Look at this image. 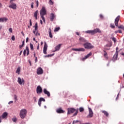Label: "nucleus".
Segmentation results:
<instances>
[{
    "mask_svg": "<svg viewBox=\"0 0 124 124\" xmlns=\"http://www.w3.org/2000/svg\"><path fill=\"white\" fill-rule=\"evenodd\" d=\"M97 32L99 33H101V31H100V29L96 28L93 30H88L85 31V33H89V34H92V35L95 34V33H97Z\"/></svg>",
    "mask_w": 124,
    "mask_h": 124,
    "instance_id": "obj_1",
    "label": "nucleus"
},
{
    "mask_svg": "<svg viewBox=\"0 0 124 124\" xmlns=\"http://www.w3.org/2000/svg\"><path fill=\"white\" fill-rule=\"evenodd\" d=\"M40 14L43 22L45 23V18L44 17V16L47 14V12H46V9H45V7H43L42 8Z\"/></svg>",
    "mask_w": 124,
    "mask_h": 124,
    "instance_id": "obj_2",
    "label": "nucleus"
},
{
    "mask_svg": "<svg viewBox=\"0 0 124 124\" xmlns=\"http://www.w3.org/2000/svg\"><path fill=\"white\" fill-rule=\"evenodd\" d=\"M119 21H120V16H118L115 20V25L118 29H122L124 31V25L118 26Z\"/></svg>",
    "mask_w": 124,
    "mask_h": 124,
    "instance_id": "obj_3",
    "label": "nucleus"
},
{
    "mask_svg": "<svg viewBox=\"0 0 124 124\" xmlns=\"http://www.w3.org/2000/svg\"><path fill=\"white\" fill-rule=\"evenodd\" d=\"M27 115V109H22L20 110L19 116L21 119H25Z\"/></svg>",
    "mask_w": 124,
    "mask_h": 124,
    "instance_id": "obj_4",
    "label": "nucleus"
},
{
    "mask_svg": "<svg viewBox=\"0 0 124 124\" xmlns=\"http://www.w3.org/2000/svg\"><path fill=\"white\" fill-rule=\"evenodd\" d=\"M84 48L85 49H93V46L92 45V44L89 43H86L83 44Z\"/></svg>",
    "mask_w": 124,
    "mask_h": 124,
    "instance_id": "obj_5",
    "label": "nucleus"
},
{
    "mask_svg": "<svg viewBox=\"0 0 124 124\" xmlns=\"http://www.w3.org/2000/svg\"><path fill=\"white\" fill-rule=\"evenodd\" d=\"M89 113L88 115L87 116V118H93V110L90 108H88Z\"/></svg>",
    "mask_w": 124,
    "mask_h": 124,
    "instance_id": "obj_6",
    "label": "nucleus"
},
{
    "mask_svg": "<svg viewBox=\"0 0 124 124\" xmlns=\"http://www.w3.org/2000/svg\"><path fill=\"white\" fill-rule=\"evenodd\" d=\"M42 88L40 86H38L36 88V93L38 94H40V93H42Z\"/></svg>",
    "mask_w": 124,
    "mask_h": 124,
    "instance_id": "obj_7",
    "label": "nucleus"
},
{
    "mask_svg": "<svg viewBox=\"0 0 124 124\" xmlns=\"http://www.w3.org/2000/svg\"><path fill=\"white\" fill-rule=\"evenodd\" d=\"M76 111V109L74 108H68V115H69V114H72V113H74Z\"/></svg>",
    "mask_w": 124,
    "mask_h": 124,
    "instance_id": "obj_8",
    "label": "nucleus"
},
{
    "mask_svg": "<svg viewBox=\"0 0 124 124\" xmlns=\"http://www.w3.org/2000/svg\"><path fill=\"white\" fill-rule=\"evenodd\" d=\"M10 8L12 9H16L17 8V5L15 3H11V4L9 6Z\"/></svg>",
    "mask_w": 124,
    "mask_h": 124,
    "instance_id": "obj_9",
    "label": "nucleus"
},
{
    "mask_svg": "<svg viewBox=\"0 0 124 124\" xmlns=\"http://www.w3.org/2000/svg\"><path fill=\"white\" fill-rule=\"evenodd\" d=\"M17 82L19 85H24L25 84V80L23 78H18Z\"/></svg>",
    "mask_w": 124,
    "mask_h": 124,
    "instance_id": "obj_10",
    "label": "nucleus"
},
{
    "mask_svg": "<svg viewBox=\"0 0 124 124\" xmlns=\"http://www.w3.org/2000/svg\"><path fill=\"white\" fill-rule=\"evenodd\" d=\"M48 46H47V44L46 43V42H45V45L44 46V49H43V53L44 54H47V48Z\"/></svg>",
    "mask_w": 124,
    "mask_h": 124,
    "instance_id": "obj_11",
    "label": "nucleus"
},
{
    "mask_svg": "<svg viewBox=\"0 0 124 124\" xmlns=\"http://www.w3.org/2000/svg\"><path fill=\"white\" fill-rule=\"evenodd\" d=\"M56 112L57 113H58V114H63L65 112V111L62 110V108H59L57 109Z\"/></svg>",
    "mask_w": 124,
    "mask_h": 124,
    "instance_id": "obj_12",
    "label": "nucleus"
},
{
    "mask_svg": "<svg viewBox=\"0 0 124 124\" xmlns=\"http://www.w3.org/2000/svg\"><path fill=\"white\" fill-rule=\"evenodd\" d=\"M43 92L45 94H46L48 97H50V96H51V94H50V92L49 91H47V90L45 88L43 90Z\"/></svg>",
    "mask_w": 124,
    "mask_h": 124,
    "instance_id": "obj_13",
    "label": "nucleus"
},
{
    "mask_svg": "<svg viewBox=\"0 0 124 124\" xmlns=\"http://www.w3.org/2000/svg\"><path fill=\"white\" fill-rule=\"evenodd\" d=\"M73 51H77V52H84L85 49L84 48H72Z\"/></svg>",
    "mask_w": 124,
    "mask_h": 124,
    "instance_id": "obj_14",
    "label": "nucleus"
},
{
    "mask_svg": "<svg viewBox=\"0 0 124 124\" xmlns=\"http://www.w3.org/2000/svg\"><path fill=\"white\" fill-rule=\"evenodd\" d=\"M43 73V70L42 67H39L37 69V74L38 75L42 74Z\"/></svg>",
    "mask_w": 124,
    "mask_h": 124,
    "instance_id": "obj_15",
    "label": "nucleus"
},
{
    "mask_svg": "<svg viewBox=\"0 0 124 124\" xmlns=\"http://www.w3.org/2000/svg\"><path fill=\"white\" fill-rule=\"evenodd\" d=\"M42 101H43L44 102H45V99H44V98L41 97L39 99L38 104V105L40 107H41V102Z\"/></svg>",
    "mask_w": 124,
    "mask_h": 124,
    "instance_id": "obj_16",
    "label": "nucleus"
},
{
    "mask_svg": "<svg viewBox=\"0 0 124 124\" xmlns=\"http://www.w3.org/2000/svg\"><path fill=\"white\" fill-rule=\"evenodd\" d=\"M119 55V54L115 53L114 55L113 58H112V60L113 61H116V60H118V56Z\"/></svg>",
    "mask_w": 124,
    "mask_h": 124,
    "instance_id": "obj_17",
    "label": "nucleus"
},
{
    "mask_svg": "<svg viewBox=\"0 0 124 124\" xmlns=\"http://www.w3.org/2000/svg\"><path fill=\"white\" fill-rule=\"evenodd\" d=\"M92 52H90L88 54H87L86 56H85V57L84 58H82L83 62H84V61H85V60H86V59L90 58V57H91V56H92Z\"/></svg>",
    "mask_w": 124,
    "mask_h": 124,
    "instance_id": "obj_18",
    "label": "nucleus"
},
{
    "mask_svg": "<svg viewBox=\"0 0 124 124\" xmlns=\"http://www.w3.org/2000/svg\"><path fill=\"white\" fill-rule=\"evenodd\" d=\"M8 20L6 17L0 18V22L4 23V22H7Z\"/></svg>",
    "mask_w": 124,
    "mask_h": 124,
    "instance_id": "obj_19",
    "label": "nucleus"
},
{
    "mask_svg": "<svg viewBox=\"0 0 124 124\" xmlns=\"http://www.w3.org/2000/svg\"><path fill=\"white\" fill-rule=\"evenodd\" d=\"M54 19H55V15L52 13L50 14V20L51 21V22H53V21H54Z\"/></svg>",
    "mask_w": 124,
    "mask_h": 124,
    "instance_id": "obj_20",
    "label": "nucleus"
},
{
    "mask_svg": "<svg viewBox=\"0 0 124 124\" xmlns=\"http://www.w3.org/2000/svg\"><path fill=\"white\" fill-rule=\"evenodd\" d=\"M61 46H62V44H59L58 46H55V51H54V52H56V51H59V50H60V49H61Z\"/></svg>",
    "mask_w": 124,
    "mask_h": 124,
    "instance_id": "obj_21",
    "label": "nucleus"
},
{
    "mask_svg": "<svg viewBox=\"0 0 124 124\" xmlns=\"http://www.w3.org/2000/svg\"><path fill=\"white\" fill-rule=\"evenodd\" d=\"M8 115V113L6 112H4L2 115V118L3 119H6L7 118V115Z\"/></svg>",
    "mask_w": 124,
    "mask_h": 124,
    "instance_id": "obj_22",
    "label": "nucleus"
},
{
    "mask_svg": "<svg viewBox=\"0 0 124 124\" xmlns=\"http://www.w3.org/2000/svg\"><path fill=\"white\" fill-rule=\"evenodd\" d=\"M48 31H49L48 34L49 35V37L50 38H53V35L52 34V31H51V28H49Z\"/></svg>",
    "mask_w": 124,
    "mask_h": 124,
    "instance_id": "obj_23",
    "label": "nucleus"
},
{
    "mask_svg": "<svg viewBox=\"0 0 124 124\" xmlns=\"http://www.w3.org/2000/svg\"><path fill=\"white\" fill-rule=\"evenodd\" d=\"M38 14V11H36L34 13V17H35V19L37 20V15Z\"/></svg>",
    "mask_w": 124,
    "mask_h": 124,
    "instance_id": "obj_24",
    "label": "nucleus"
},
{
    "mask_svg": "<svg viewBox=\"0 0 124 124\" xmlns=\"http://www.w3.org/2000/svg\"><path fill=\"white\" fill-rule=\"evenodd\" d=\"M26 50L27 51V56H29L30 54V49H29V47L28 46H26Z\"/></svg>",
    "mask_w": 124,
    "mask_h": 124,
    "instance_id": "obj_25",
    "label": "nucleus"
},
{
    "mask_svg": "<svg viewBox=\"0 0 124 124\" xmlns=\"http://www.w3.org/2000/svg\"><path fill=\"white\" fill-rule=\"evenodd\" d=\"M110 39H111V40L114 42V43H116V42H117V39L114 36H112Z\"/></svg>",
    "mask_w": 124,
    "mask_h": 124,
    "instance_id": "obj_26",
    "label": "nucleus"
},
{
    "mask_svg": "<svg viewBox=\"0 0 124 124\" xmlns=\"http://www.w3.org/2000/svg\"><path fill=\"white\" fill-rule=\"evenodd\" d=\"M20 71H21V67H18L16 69V72L17 74H20Z\"/></svg>",
    "mask_w": 124,
    "mask_h": 124,
    "instance_id": "obj_27",
    "label": "nucleus"
},
{
    "mask_svg": "<svg viewBox=\"0 0 124 124\" xmlns=\"http://www.w3.org/2000/svg\"><path fill=\"white\" fill-rule=\"evenodd\" d=\"M104 52H105V53L104 54L105 58H106V59L107 60H108V57H107V52H106V51H105V50H104Z\"/></svg>",
    "mask_w": 124,
    "mask_h": 124,
    "instance_id": "obj_28",
    "label": "nucleus"
},
{
    "mask_svg": "<svg viewBox=\"0 0 124 124\" xmlns=\"http://www.w3.org/2000/svg\"><path fill=\"white\" fill-rule=\"evenodd\" d=\"M12 120L14 123H16V122H17V118H16V117L15 116L12 119Z\"/></svg>",
    "mask_w": 124,
    "mask_h": 124,
    "instance_id": "obj_29",
    "label": "nucleus"
},
{
    "mask_svg": "<svg viewBox=\"0 0 124 124\" xmlns=\"http://www.w3.org/2000/svg\"><path fill=\"white\" fill-rule=\"evenodd\" d=\"M34 28H35V31H37V29L38 28L37 23H35V25L34 26Z\"/></svg>",
    "mask_w": 124,
    "mask_h": 124,
    "instance_id": "obj_30",
    "label": "nucleus"
},
{
    "mask_svg": "<svg viewBox=\"0 0 124 124\" xmlns=\"http://www.w3.org/2000/svg\"><path fill=\"white\" fill-rule=\"evenodd\" d=\"M79 40L80 41H82V42H86V40H85L84 38H80Z\"/></svg>",
    "mask_w": 124,
    "mask_h": 124,
    "instance_id": "obj_31",
    "label": "nucleus"
},
{
    "mask_svg": "<svg viewBox=\"0 0 124 124\" xmlns=\"http://www.w3.org/2000/svg\"><path fill=\"white\" fill-rule=\"evenodd\" d=\"M59 31H60V27H57L55 29V30H54V32Z\"/></svg>",
    "mask_w": 124,
    "mask_h": 124,
    "instance_id": "obj_32",
    "label": "nucleus"
},
{
    "mask_svg": "<svg viewBox=\"0 0 124 124\" xmlns=\"http://www.w3.org/2000/svg\"><path fill=\"white\" fill-rule=\"evenodd\" d=\"M102 113H104V114H105V115L107 117L108 116V114L107 113V112L106 111L104 110V111H102Z\"/></svg>",
    "mask_w": 124,
    "mask_h": 124,
    "instance_id": "obj_33",
    "label": "nucleus"
},
{
    "mask_svg": "<svg viewBox=\"0 0 124 124\" xmlns=\"http://www.w3.org/2000/svg\"><path fill=\"white\" fill-rule=\"evenodd\" d=\"M30 48L32 51L33 50V45L31 43H30Z\"/></svg>",
    "mask_w": 124,
    "mask_h": 124,
    "instance_id": "obj_34",
    "label": "nucleus"
},
{
    "mask_svg": "<svg viewBox=\"0 0 124 124\" xmlns=\"http://www.w3.org/2000/svg\"><path fill=\"white\" fill-rule=\"evenodd\" d=\"M24 41H22V45L19 46V48L20 49H22V47H24Z\"/></svg>",
    "mask_w": 124,
    "mask_h": 124,
    "instance_id": "obj_35",
    "label": "nucleus"
},
{
    "mask_svg": "<svg viewBox=\"0 0 124 124\" xmlns=\"http://www.w3.org/2000/svg\"><path fill=\"white\" fill-rule=\"evenodd\" d=\"M84 111V108L82 107H80L79 108V112H83Z\"/></svg>",
    "mask_w": 124,
    "mask_h": 124,
    "instance_id": "obj_36",
    "label": "nucleus"
},
{
    "mask_svg": "<svg viewBox=\"0 0 124 124\" xmlns=\"http://www.w3.org/2000/svg\"><path fill=\"white\" fill-rule=\"evenodd\" d=\"M49 4H50V5H53V4H54V2H53V1H52V0H49Z\"/></svg>",
    "mask_w": 124,
    "mask_h": 124,
    "instance_id": "obj_37",
    "label": "nucleus"
},
{
    "mask_svg": "<svg viewBox=\"0 0 124 124\" xmlns=\"http://www.w3.org/2000/svg\"><path fill=\"white\" fill-rule=\"evenodd\" d=\"M52 56H54V54H50V55H48L46 56H45V58H49V57H52Z\"/></svg>",
    "mask_w": 124,
    "mask_h": 124,
    "instance_id": "obj_38",
    "label": "nucleus"
},
{
    "mask_svg": "<svg viewBox=\"0 0 124 124\" xmlns=\"http://www.w3.org/2000/svg\"><path fill=\"white\" fill-rule=\"evenodd\" d=\"M115 53L119 54V47H117L116 48V52Z\"/></svg>",
    "mask_w": 124,
    "mask_h": 124,
    "instance_id": "obj_39",
    "label": "nucleus"
},
{
    "mask_svg": "<svg viewBox=\"0 0 124 124\" xmlns=\"http://www.w3.org/2000/svg\"><path fill=\"white\" fill-rule=\"evenodd\" d=\"M110 27L111 28H112V29H114V28H115V25H114V24H110Z\"/></svg>",
    "mask_w": 124,
    "mask_h": 124,
    "instance_id": "obj_40",
    "label": "nucleus"
},
{
    "mask_svg": "<svg viewBox=\"0 0 124 124\" xmlns=\"http://www.w3.org/2000/svg\"><path fill=\"white\" fill-rule=\"evenodd\" d=\"M77 114H78V110H76L75 113L73 114V117L76 116L77 115Z\"/></svg>",
    "mask_w": 124,
    "mask_h": 124,
    "instance_id": "obj_41",
    "label": "nucleus"
},
{
    "mask_svg": "<svg viewBox=\"0 0 124 124\" xmlns=\"http://www.w3.org/2000/svg\"><path fill=\"white\" fill-rule=\"evenodd\" d=\"M77 123H79V121H78V120L74 121L73 122V124H77Z\"/></svg>",
    "mask_w": 124,
    "mask_h": 124,
    "instance_id": "obj_42",
    "label": "nucleus"
},
{
    "mask_svg": "<svg viewBox=\"0 0 124 124\" xmlns=\"http://www.w3.org/2000/svg\"><path fill=\"white\" fill-rule=\"evenodd\" d=\"M99 17H100V19H101L102 20L103 19V18H104L103 15H100Z\"/></svg>",
    "mask_w": 124,
    "mask_h": 124,
    "instance_id": "obj_43",
    "label": "nucleus"
},
{
    "mask_svg": "<svg viewBox=\"0 0 124 124\" xmlns=\"http://www.w3.org/2000/svg\"><path fill=\"white\" fill-rule=\"evenodd\" d=\"M35 35H36V36H37V35H40V33H39V32H38V31H36V33H35Z\"/></svg>",
    "mask_w": 124,
    "mask_h": 124,
    "instance_id": "obj_44",
    "label": "nucleus"
},
{
    "mask_svg": "<svg viewBox=\"0 0 124 124\" xmlns=\"http://www.w3.org/2000/svg\"><path fill=\"white\" fill-rule=\"evenodd\" d=\"M26 52H27V49H26H26H24V51H23V55H24V56H26Z\"/></svg>",
    "mask_w": 124,
    "mask_h": 124,
    "instance_id": "obj_45",
    "label": "nucleus"
},
{
    "mask_svg": "<svg viewBox=\"0 0 124 124\" xmlns=\"http://www.w3.org/2000/svg\"><path fill=\"white\" fill-rule=\"evenodd\" d=\"M39 4V2L38 1V0H36V7H38V5Z\"/></svg>",
    "mask_w": 124,
    "mask_h": 124,
    "instance_id": "obj_46",
    "label": "nucleus"
},
{
    "mask_svg": "<svg viewBox=\"0 0 124 124\" xmlns=\"http://www.w3.org/2000/svg\"><path fill=\"white\" fill-rule=\"evenodd\" d=\"M12 40H13V41L15 40V36H12Z\"/></svg>",
    "mask_w": 124,
    "mask_h": 124,
    "instance_id": "obj_47",
    "label": "nucleus"
},
{
    "mask_svg": "<svg viewBox=\"0 0 124 124\" xmlns=\"http://www.w3.org/2000/svg\"><path fill=\"white\" fill-rule=\"evenodd\" d=\"M33 100H34V102H37V100H36V97H33Z\"/></svg>",
    "mask_w": 124,
    "mask_h": 124,
    "instance_id": "obj_48",
    "label": "nucleus"
},
{
    "mask_svg": "<svg viewBox=\"0 0 124 124\" xmlns=\"http://www.w3.org/2000/svg\"><path fill=\"white\" fill-rule=\"evenodd\" d=\"M9 31H10V32H12V31H13L12 28L9 29Z\"/></svg>",
    "mask_w": 124,
    "mask_h": 124,
    "instance_id": "obj_49",
    "label": "nucleus"
},
{
    "mask_svg": "<svg viewBox=\"0 0 124 124\" xmlns=\"http://www.w3.org/2000/svg\"><path fill=\"white\" fill-rule=\"evenodd\" d=\"M17 97H18L17 96V95H15L14 98H15V99L16 101L17 100Z\"/></svg>",
    "mask_w": 124,
    "mask_h": 124,
    "instance_id": "obj_50",
    "label": "nucleus"
},
{
    "mask_svg": "<svg viewBox=\"0 0 124 124\" xmlns=\"http://www.w3.org/2000/svg\"><path fill=\"white\" fill-rule=\"evenodd\" d=\"M30 25L31 26L32 25V23H31V19H30Z\"/></svg>",
    "mask_w": 124,
    "mask_h": 124,
    "instance_id": "obj_51",
    "label": "nucleus"
},
{
    "mask_svg": "<svg viewBox=\"0 0 124 124\" xmlns=\"http://www.w3.org/2000/svg\"><path fill=\"white\" fill-rule=\"evenodd\" d=\"M35 62L36 63L37 62V57H35Z\"/></svg>",
    "mask_w": 124,
    "mask_h": 124,
    "instance_id": "obj_52",
    "label": "nucleus"
},
{
    "mask_svg": "<svg viewBox=\"0 0 124 124\" xmlns=\"http://www.w3.org/2000/svg\"><path fill=\"white\" fill-rule=\"evenodd\" d=\"M118 33H123V31H122V30H118Z\"/></svg>",
    "mask_w": 124,
    "mask_h": 124,
    "instance_id": "obj_53",
    "label": "nucleus"
},
{
    "mask_svg": "<svg viewBox=\"0 0 124 124\" xmlns=\"http://www.w3.org/2000/svg\"><path fill=\"white\" fill-rule=\"evenodd\" d=\"M31 8H33V2H32L31 3Z\"/></svg>",
    "mask_w": 124,
    "mask_h": 124,
    "instance_id": "obj_54",
    "label": "nucleus"
},
{
    "mask_svg": "<svg viewBox=\"0 0 124 124\" xmlns=\"http://www.w3.org/2000/svg\"><path fill=\"white\" fill-rule=\"evenodd\" d=\"M112 45H113V43L111 42L110 43H109V47H110L111 46H112Z\"/></svg>",
    "mask_w": 124,
    "mask_h": 124,
    "instance_id": "obj_55",
    "label": "nucleus"
},
{
    "mask_svg": "<svg viewBox=\"0 0 124 124\" xmlns=\"http://www.w3.org/2000/svg\"><path fill=\"white\" fill-rule=\"evenodd\" d=\"M15 0H10V3H12L13 1H15Z\"/></svg>",
    "mask_w": 124,
    "mask_h": 124,
    "instance_id": "obj_56",
    "label": "nucleus"
},
{
    "mask_svg": "<svg viewBox=\"0 0 124 124\" xmlns=\"http://www.w3.org/2000/svg\"><path fill=\"white\" fill-rule=\"evenodd\" d=\"M11 103H13V101H10L9 102L8 104H11Z\"/></svg>",
    "mask_w": 124,
    "mask_h": 124,
    "instance_id": "obj_57",
    "label": "nucleus"
},
{
    "mask_svg": "<svg viewBox=\"0 0 124 124\" xmlns=\"http://www.w3.org/2000/svg\"><path fill=\"white\" fill-rule=\"evenodd\" d=\"M26 43H27V42H28V41H29V37H27V38H26Z\"/></svg>",
    "mask_w": 124,
    "mask_h": 124,
    "instance_id": "obj_58",
    "label": "nucleus"
},
{
    "mask_svg": "<svg viewBox=\"0 0 124 124\" xmlns=\"http://www.w3.org/2000/svg\"><path fill=\"white\" fill-rule=\"evenodd\" d=\"M39 49V44H38L37 47V50H38Z\"/></svg>",
    "mask_w": 124,
    "mask_h": 124,
    "instance_id": "obj_59",
    "label": "nucleus"
},
{
    "mask_svg": "<svg viewBox=\"0 0 124 124\" xmlns=\"http://www.w3.org/2000/svg\"><path fill=\"white\" fill-rule=\"evenodd\" d=\"M22 53H23V51H21L20 52V53H19V56H21V55H22Z\"/></svg>",
    "mask_w": 124,
    "mask_h": 124,
    "instance_id": "obj_60",
    "label": "nucleus"
},
{
    "mask_svg": "<svg viewBox=\"0 0 124 124\" xmlns=\"http://www.w3.org/2000/svg\"><path fill=\"white\" fill-rule=\"evenodd\" d=\"M76 34H77V35H79L80 33H79V32H76Z\"/></svg>",
    "mask_w": 124,
    "mask_h": 124,
    "instance_id": "obj_61",
    "label": "nucleus"
},
{
    "mask_svg": "<svg viewBox=\"0 0 124 124\" xmlns=\"http://www.w3.org/2000/svg\"><path fill=\"white\" fill-rule=\"evenodd\" d=\"M118 99H119V94L117 95V96L116 97V100H117Z\"/></svg>",
    "mask_w": 124,
    "mask_h": 124,
    "instance_id": "obj_62",
    "label": "nucleus"
},
{
    "mask_svg": "<svg viewBox=\"0 0 124 124\" xmlns=\"http://www.w3.org/2000/svg\"><path fill=\"white\" fill-rule=\"evenodd\" d=\"M115 33H119V31L118 30V31H115Z\"/></svg>",
    "mask_w": 124,
    "mask_h": 124,
    "instance_id": "obj_63",
    "label": "nucleus"
},
{
    "mask_svg": "<svg viewBox=\"0 0 124 124\" xmlns=\"http://www.w3.org/2000/svg\"><path fill=\"white\" fill-rule=\"evenodd\" d=\"M40 23H41V25H42V24H43V22H42V20H40Z\"/></svg>",
    "mask_w": 124,
    "mask_h": 124,
    "instance_id": "obj_64",
    "label": "nucleus"
}]
</instances>
